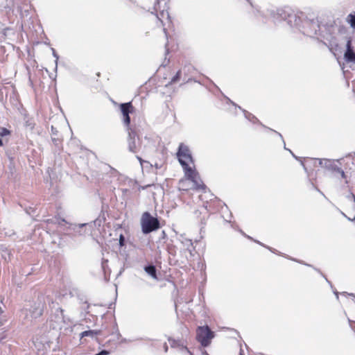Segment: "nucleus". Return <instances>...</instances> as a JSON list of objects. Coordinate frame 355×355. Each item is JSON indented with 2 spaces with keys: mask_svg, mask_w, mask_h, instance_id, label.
Wrapping results in <instances>:
<instances>
[{
  "mask_svg": "<svg viewBox=\"0 0 355 355\" xmlns=\"http://www.w3.org/2000/svg\"><path fill=\"white\" fill-rule=\"evenodd\" d=\"M177 157L180 164L182 166L184 173L191 178H193V175H196L194 159L188 146L184 143L180 144L177 152Z\"/></svg>",
  "mask_w": 355,
  "mask_h": 355,
  "instance_id": "nucleus-1",
  "label": "nucleus"
},
{
  "mask_svg": "<svg viewBox=\"0 0 355 355\" xmlns=\"http://www.w3.org/2000/svg\"><path fill=\"white\" fill-rule=\"evenodd\" d=\"M196 175H193V178L187 175L182 178L178 183V188L180 191L198 190L204 191L207 187L201 180L200 175L196 169Z\"/></svg>",
  "mask_w": 355,
  "mask_h": 355,
  "instance_id": "nucleus-2",
  "label": "nucleus"
},
{
  "mask_svg": "<svg viewBox=\"0 0 355 355\" xmlns=\"http://www.w3.org/2000/svg\"><path fill=\"white\" fill-rule=\"evenodd\" d=\"M214 336V332L207 325L198 327L196 329V338L204 347H208L211 344Z\"/></svg>",
  "mask_w": 355,
  "mask_h": 355,
  "instance_id": "nucleus-3",
  "label": "nucleus"
},
{
  "mask_svg": "<svg viewBox=\"0 0 355 355\" xmlns=\"http://www.w3.org/2000/svg\"><path fill=\"white\" fill-rule=\"evenodd\" d=\"M141 225L142 232L148 234L160 227L159 221L157 218L152 216L149 212H144L141 216Z\"/></svg>",
  "mask_w": 355,
  "mask_h": 355,
  "instance_id": "nucleus-4",
  "label": "nucleus"
},
{
  "mask_svg": "<svg viewBox=\"0 0 355 355\" xmlns=\"http://www.w3.org/2000/svg\"><path fill=\"white\" fill-rule=\"evenodd\" d=\"M119 107L123 115V123L126 127H128L130 125V114L135 112V107L132 105V102L121 103L120 104Z\"/></svg>",
  "mask_w": 355,
  "mask_h": 355,
  "instance_id": "nucleus-5",
  "label": "nucleus"
},
{
  "mask_svg": "<svg viewBox=\"0 0 355 355\" xmlns=\"http://www.w3.org/2000/svg\"><path fill=\"white\" fill-rule=\"evenodd\" d=\"M46 304L41 300L35 302L32 306L30 313L32 318H37L43 315Z\"/></svg>",
  "mask_w": 355,
  "mask_h": 355,
  "instance_id": "nucleus-6",
  "label": "nucleus"
},
{
  "mask_svg": "<svg viewBox=\"0 0 355 355\" xmlns=\"http://www.w3.org/2000/svg\"><path fill=\"white\" fill-rule=\"evenodd\" d=\"M182 80L184 83L191 81L193 78L194 74L196 73V69L191 64H185L182 69Z\"/></svg>",
  "mask_w": 355,
  "mask_h": 355,
  "instance_id": "nucleus-7",
  "label": "nucleus"
},
{
  "mask_svg": "<svg viewBox=\"0 0 355 355\" xmlns=\"http://www.w3.org/2000/svg\"><path fill=\"white\" fill-rule=\"evenodd\" d=\"M346 51L344 54L345 60L348 62L355 63V52L352 46V41L349 40L346 44Z\"/></svg>",
  "mask_w": 355,
  "mask_h": 355,
  "instance_id": "nucleus-8",
  "label": "nucleus"
},
{
  "mask_svg": "<svg viewBox=\"0 0 355 355\" xmlns=\"http://www.w3.org/2000/svg\"><path fill=\"white\" fill-rule=\"evenodd\" d=\"M157 19L162 26H170L172 24L171 18L168 10H162L157 14Z\"/></svg>",
  "mask_w": 355,
  "mask_h": 355,
  "instance_id": "nucleus-9",
  "label": "nucleus"
},
{
  "mask_svg": "<svg viewBox=\"0 0 355 355\" xmlns=\"http://www.w3.org/2000/svg\"><path fill=\"white\" fill-rule=\"evenodd\" d=\"M171 347H181L185 349L190 355H193L192 353L189 350L187 347L180 340L169 339L168 340Z\"/></svg>",
  "mask_w": 355,
  "mask_h": 355,
  "instance_id": "nucleus-10",
  "label": "nucleus"
},
{
  "mask_svg": "<svg viewBox=\"0 0 355 355\" xmlns=\"http://www.w3.org/2000/svg\"><path fill=\"white\" fill-rule=\"evenodd\" d=\"M145 271L153 279H157L156 268L154 266H148L144 268Z\"/></svg>",
  "mask_w": 355,
  "mask_h": 355,
  "instance_id": "nucleus-11",
  "label": "nucleus"
},
{
  "mask_svg": "<svg viewBox=\"0 0 355 355\" xmlns=\"http://www.w3.org/2000/svg\"><path fill=\"white\" fill-rule=\"evenodd\" d=\"M218 202V200L214 198V199H211L210 200V202H207L205 205H204V207H205V209L210 213H214L215 212V209L214 208H212L211 205H214L215 203H217Z\"/></svg>",
  "mask_w": 355,
  "mask_h": 355,
  "instance_id": "nucleus-12",
  "label": "nucleus"
},
{
  "mask_svg": "<svg viewBox=\"0 0 355 355\" xmlns=\"http://www.w3.org/2000/svg\"><path fill=\"white\" fill-rule=\"evenodd\" d=\"M183 75H182V70L180 69L176 74L171 78V83H175L180 80H182Z\"/></svg>",
  "mask_w": 355,
  "mask_h": 355,
  "instance_id": "nucleus-13",
  "label": "nucleus"
},
{
  "mask_svg": "<svg viewBox=\"0 0 355 355\" xmlns=\"http://www.w3.org/2000/svg\"><path fill=\"white\" fill-rule=\"evenodd\" d=\"M347 21L353 28H355V14H349L347 17Z\"/></svg>",
  "mask_w": 355,
  "mask_h": 355,
  "instance_id": "nucleus-14",
  "label": "nucleus"
},
{
  "mask_svg": "<svg viewBox=\"0 0 355 355\" xmlns=\"http://www.w3.org/2000/svg\"><path fill=\"white\" fill-rule=\"evenodd\" d=\"M128 147L129 150L132 153H136L137 148L135 143V140H128Z\"/></svg>",
  "mask_w": 355,
  "mask_h": 355,
  "instance_id": "nucleus-15",
  "label": "nucleus"
},
{
  "mask_svg": "<svg viewBox=\"0 0 355 355\" xmlns=\"http://www.w3.org/2000/svg\"><path fill=\"white\" fill-rule=\"evenodd\" d=\"M128 128V140H134L135 139V137L137 135L136 132L135 130H132L130 128V125Z\"/></svg>",
  "mask_w": 355,
  "mask_h": 355,
  "instance_id": "nucleus-16",
  "label": "nucleus"
},
{
  "mask_svg": "<svg viewBox=\"0 0 355 355\" xmlns=\"http://www.w3.org/2000/svg\"><path fill=\"white\" fill-rule=\"evenodd\" d=\"M10 135V131L6 128H0V136L4 137Z\"/></svg>",
  "mask_w": 355,
  "mask_h": 355,
  "instance_id": "nucleus-17",
  "label": "nucleus"
},
{
  "mask_svg": "<svg viewBox=\"0 0 355 355\" xmlns=\"http://www.w3.org/2000/svg\"><path fill=\"white\" fill-rule=\"evenodd\" d=\"M96 334V333H95L92 330L85 331L81 333V336L82 337H85V336H93L94 334Z\"/></svg>",
  "mask_w": 355,
  "mask_h": 355,
  "instance_id": "nucleus-18",
  "label": "nucleus"
},
{
  "mask_svg": "<svg viewBox=\"0 0 355 355\" xmlns=\"http://www.w3.org/2000/svg\"><path fill=\"white\" fill-rule=\"evenodd\" d=\"M119 245L123 247L125 245V237L123 234H120L119 236Z\"/></svg>",
  "mask_w": 355,
  "mask_h": 355,
  "instance_id": "nucleus-19",
  "label": "nucleus"
},
{
  "mask_svg": "<svg viewBox=\"0 0 355 355\" xmlns=\"http://www.w3.org/2000/svg\"><path fill=\"white\" fill-rule=\"evenodd\" d=\"M6 322V318L3 315H1L0 318V327L2 326Z\"/></svg>",
  "mask_w": 355,
  "mask_h": 355,
  "instance_id": "nucleus-20",
  "label": "nucleus"
},
{
  "mask_svg": "<svg viewBox=\"0 0 355 355\" xmlns=\"http://www.w3.org/2000/svg\"><path fill=\"white\" fill-rule=\"evenodd\" d=\"M109 354V352L106 350H103L101 351V352H99L98 354H96V355H108Z\"/></svg>",
  "mask_w": 355,
  "mask_h": 355,
  "instance_id": "nucleus-21",
  "label": "nucleus"
},
{
  "mask_svg": "<svg viewBox=\"0 0 355 355\" xmlns=\"http://www.w3.org/2000/svg\"><path fill=\"white\" fill-rule=\"evenodd\" d=\"M137 159L139 161L140 164L142 166L143 163L144 162V160L141 159V157L137 156Z\"/></svg>",
  "mask_w": 355,
  "mask_h": 355,
  "instance_id": "nucleus-22",
  "label": "nucleus"
},
{
  "mask_svg": "<svg viewBox=\"0 0 355 355\" xmlns=\"http://www.w3.org/2000/svg\"><path fill=\"white\" fill-rule=\"evenodd\" d=\"M164 349H165V352H167L168 346H167L166 343L164 344Z\"/></svg>",
  "mask_w": 355,
  "mask_h": 355,
  "instance_id": "nucleus-23",
  "label": "nucleus"
},
{
  "mask_svg": "<svg viewBox=\"0 0 355 355\" xmlns=\"http://www.w3.org/2000/svg\"><path fill=\"white\" fill-rule=\"evenodd\" d=\"M3 146V141L2 140L0 139V146Z\"/></svg>",
  "mask_w": 355,
  "mask_h": 355,
  "instance_id": "nucleus-24",
  "label": "nucleus"
}]
</instances>
